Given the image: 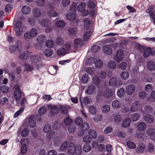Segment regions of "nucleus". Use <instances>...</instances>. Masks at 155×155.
<instances>
[{
	"instance_id": "5701e85b",
	"label": "nucleus",
	"mask_w": 155,
	"mask_h": 155,
	"mask_svg": "<svg viewBox=\"0 0 155 155\" xmlns=\"http://www.w3.org/2000/svg\"><path fill=\"white\" fill-rule=\"evenodd\" d=\"M30 55V53L26 51L21 54L19 56V58L21 60H24L27 59Z\"/></svg>"
},
{
	"instance_id": "37998d69",
	"label": "nucleus",
	"mask_w": 155,
	"mask_h": 155,
	"mask_svg": "<svg viewBox=\"0 0 155 155\" xmlns=\"http://www.w3.org/2000/svg\"><path fill=\"white\" fill-rule=\"evenodd\" d=\"M86 6V5L85 3L83 2H81L78 5L77 9L79 12H82L84 10Z\"/></svg>"
},
{
	"instance_id": "39448f33",
	"label": "nucleus",
	"mask_w": 155,
	"mask_h": 155,
	"mask_svg": "<svg viewBox=\"0 0 155 155\" xmlns=\"http://www.w3.org/2000/svg\"><path fill=\"white\" fill-rule=\"evenodd\" d=\"M22 93L20 90V87L18 85H16L15 87V90L14 92V96L15 100L18 101L21 98Z\"/></svg>"
},
{
	"instance_id": "774afa93",
	"label": "nucleus",
	"mask_w": 155,
	"mask_h": 155,
	"mask_svg": "<svg viewBox=\"0 0 155 155\" xmlns=\"http://www.w3.org/2000/svg\"><path fill=\"white\" fill-rule=\"evenodd\" d=\"M84 27L86 29H87L89 28L90 24V21L87 19L86 18L84 20Z\"/></svg>"
},
{
	"instance_id": "e433bc0d",
	"label": "nucleus",
	"mask_w": 155,
	"mask_h": 155,
	"mask_svg": "<svg viewBox=\"0 0 155 155\" xmlns=\"http://www.w3.org/2000/svg\"><path fill=\"white\" fill-rule=\"evenodd\" d=\"M91 149V146L88 143H86L84 144L83 147V150L85 152H90Z\"/></svg>"
},
{
	"instance_id": "20e7f679",
	"label": "nucleus",
	"mask_w": 155,
	"mask_h": 155,
	"mask_svg": "<svg viewBox=\"0 0 155 155\" xmlns=\"http://www.w3.org/2000/svg\"><path fill=\"white\" fill-rule=\"evenodd\" d=\"M40 24L42 26L46 27L45 29V31L47 32H49L53 29L52 27H49V26L51 24V22L47 19L42 20L40 22Z\"/></svg>"
},
{
	"instance_id": "603ef678",
	"label": "nucleus",
	"mask_w": 155,
	"mask_h": 155,
	"mask_svg": "<svg viewBox=\"0 0 155 155\" xmlns=\"http://www.w3.org/2000/svg\"><path fill=\"white\" fill-rule=\"evenodd\" d=\"M102 116L101 114H98L96 115L93 118L94 122L97 123L99 121H101L102 119Z\"/></svg>"
},
{
	"instance_id": "3c124183",
	"label": "nucleus",
	"mask_w": 155,
	"mask_h": 155,
	"mask_svg": "<svg viewBox=\"0 0 155 155\" xmlns=\"http://www.w3.org/2000/svg\"><path fill=\"white\" fill-rule=\"evenodd\" d=\"M91 35V31H88L84 33L83 36V39L85 41H88Z\"/></svg>"
},
{
	"instance_id": "f3484780",
	"label": "nucleus",
	"mask_w": 155,
	"mask_h": 155,
	"mask_svg": "<svg viewBox=\"0 0 155 155\" xmlns=\"http://www.w3.org/2000/svg\"><path fill=\"white\" fill-rule=\"evenodd\" d=\"M54 25L58 28H62L65 26L66 23L64 21L58 20L55 21Z\"/></svg>"
},
{
	"instance_id": "5fc2aeb1",
	"label": "nucleus",
	"mask_w": 155,
	"mask_h": 155,
	"mask_svg": "<svg viewBox=\"0 0 155 155\" xmlns=\"http://www.w3.org/2000/svg\"><path fill=\"white\" fill-rule=\"evenodd\" d=\"M101 110L103 113H107L109 112L110 110V107L108 105H105L102 107Z\"/></svg>"
},
{
	"instance_id": "e2e57ef3",
	"label": "nucleus",
	"mask_w": 155,
	"mask_h": 155,
	"mask_svg": "<svg viewBox=\"0 0 155 155\" xmlns=\"http://www.w3.org/2000/svg\"><path fill=\"white\" fill-rule=\"evenodd\" d=\"M89 110L90 112L93 115L95 114L96 113V109L94 106H90L89 107Z\"/></svg>"
},
{
	"instance_id": "79ce46f5",
	"label": "nucleus",
	"mask_w": 155,
	"mask_h": 155,
	"mask_svg": "<svg viewBox=\"0 0 155 155\" xmlns=\"http://www.w3.org/2000/svg\"><path fill=\"white\" fill-rule=\"evenodd\" d=\"M95 90V86L94 85H91L88 87L87 92L88 94H93Z\"/></svg>"
},
{
	"instance_id": "680f3d73",
	"label": "nucleus",
	"mask_w": 155,
	"mask_h": 155,
	"mask_svg": "<svg viewBox=\"0 0 155 155\" xmlns=\"http://www.w3.org/2000/svg\"><path fill=\"white\" fill-rule=\"evenodd\" d=\"M24 110V108H21L18 111L15 113L14 116V117L16 118L18 116L21 115Z\"/></svg>"
},
{
	"instance_id": "ddd939ff",
	"label": "nucleus",
	"mask_w": 155,
	"mask_h": 155,
	"mask_svg": "<svg viewBox=\"0 0 155 155\" xmlns=\"http://www.w3.org/2000/svg\"><path fill=\"white\" fill-rule=\"evenodd\" d=\"M140 107V104L137 101H135L132 104L130 108V110L131 112H135L137 111Z\"/></svg>"
},
{
	"instance_id": "4be33fe9",
	"label": "nucleus",
	"mask_w": 155,
	"mask_h": 155,
	"mask_svg": "<svg viewBox=\"0 0 155 155\" xmlns=\"http://www.w3.org/2000/svg\"><path fill=\"white\" fill-rule=\"evenodd\" d=\"M28 124L31 127H34L36 125V122L35 121L34 118L33 116L30 117L28 118Z\"/></svg>"
},
{
	"instance_id": "2eb2a0df",
	"label": "nucleus",
	"mask_w": 155,
	"mask_h": 155,
	"mask_svg": "<svg viewBox=\"0 0 155 155\" xmlns=\"http://www.w3.org/2000/svg\"><path fill=\"white\" fill-rule=\"evenodd\" d=\"M144 120L149 123H151L154 121V119L153 116L149 114H146L143 117Z\"/></svg>"
},
{
	"instance_id": "c03bdc74",
	"label": "nucleus",
	"mask_w": 155,
	"mask_h": 155,
	"mask_svg": "<svg viewBox=\"0 0 155 155\" xmlns=\"http://www.w3.org/2000/svg\"><path fill=\"white\" fill-rule=\"evenodd\" d=\"M130 120L129 118H127L124 119L122 122V126L123 127H127L130 125Z\"/></svg>"
},
{
	"instance_id": "c85d7f7f",
	"label": "nucleus",
	"mask_w": 155,
	"mask_h": 155,
	"mask_svg": "<svg viewBox=\"0 0 155 155\" xmlns=\"http://www.w3.org/2000/svg\"><path fill=\"white\" fill-rule=\"evenodd\" d=\"M21 11L24 14L26 15L29 14L30 13L31 9L29 7L25 5L22 7Z\"/></svg>"
},
{
	"instance_id": "473e14b6",
	"label": "nucleus",
	"mask_w": 155,
	"mask_h": 155,
	"mask_svg": "<svg viewBox=\"0 0 155 155\" xmlns=\"http://www.w3.org/2000/svg\"><path fill=\"white\" fill-rule=\"evenodd\" d=\"M29 32L32 38L36 37L38 35L37 30L35 28H32Z\"/></svg>"
},
{
	"instance_id": "49530a36",
	"label": "nucleus",
	"mask_w": 155,
	"mask_h": 155,
	"mask_svg": "<svg viewBox=\"0 0 155 155\" xmlns=\"http://www.w3.org/2000/svg\"><path fill=\"white\" fill-rule=\"evenodd\" d=\"M114 94V93L111 90L107 89L104 94V96L108 98L113 96Z\"/></svg>"
},
{
	"instance_id": "a19ab883",
	"label": "nucleus",
	"mask_w": 155,
	"mask_h": 155,
	"mask_svg": "<svg viewBox=\"0 0 155 155\" xmlns=\"http://www.w3.org/2000/svg\"><path fill=\"white\" fill-rule=\"evenodd\" d=\"M60 110L61 113L64 114H66L68 113V108L66 105H61L60 106Z\"/></svg>"
},
{
	"instance_id": "09e8293b",
	"label": "nucleus",
	"mask_w": 155,
	"mask_h": 155,
	"mask_svg": "<svg viewBox=\"0 0 155 155\" xmlns=\"http://www.w3.org/2000/svg\"><path fill=\"white\" fill-rule=\"evenodd\" d=\"M144 111L146 113H150L153 111V109L152 107L150 105L146 106L144 109Z\"/></svg>"
},
{
	"instance_id": "b1692460",
	"label": "nucleus",
	"mask_w": 155,
	"mask_h": 155,
	"mask_svg": "<svg viewBox=\"0 0 155 155\" xmlns=\"http://www.w3.org/2000/svg\"><path fill=\"white\" fill-rule=\"evenodd\" d=\"M146 128V124L143 122L140 123L138 124L137 129L138 130L141 131L144 130Z\"/></svg>"
},
{
	"instance_id": "9b49d317",
	"label": "nucleus",
	"mask_w": 155,
	"mask_h": 155,
	"mask_svg": "<svg viewBox=\"0 0 155 155\" xmlns=\"http://www.w3.org/2000/svg\"><path fill=\"white\" fill-rule=\"evenodd\" d=\"M48 109L50 110L51 113L53 114H57L58 111V107L51 104L48 105Z\"/></svg>"
},
{
	"instance_id": "dca6fc26",
	"label": "nucleus",
	"mask_w": 155,
	"mask_h": 155,
	"mask_svg": "<svg viewBox=\"0 0 155 155\" xmlns=\"http://www.w3.org/2000/svg\"><path fill=\"white\" fill-rule=\"evenodd\" d=\"M30 59L32 62L35 63L40 62L41 60V58L39 56L36 55L31 56Z\"/></svg>"
},
{
	"instance_id": "6ab92c4d",
	"label": "nucleus",
	"mask_w": 155,
	"mask_h": 155,
	"mask_svg": "<svg viewBox=\"0 0 155 155\" xmlns=\"http://www.w3.org/2000/svg\"><path fill=\"white\" fill-rule=\"evenodd\" d=\"M88 135L92 139H96L97 137V133L96 131L93 129H90L88 132Z\"/></svg>"
},
{
	"instance_id": "c9c22d12",
	"label": "nucleus",
	"mask_w": 155,
	"mask_h": 155,
	"mask_svg": "<svg viewBox=\"0 0 155 155\" xmlns=\"http://www.w3.org/2000/svg\"><path fill=\"white\" fill-rule=\"evenodd\" d=\"M107 67L110 69H114L116 67V63L114 61H109L107 64Z\"/></svg>"
},
{
	"instance_id": "c756f323",
	"label": "nucleus",
	"mask_w": 155,
	"mask_h": 155,
	"mask_svg": "<svg viewBox=\"0 0 155 155\" xmlns=\"http://www.w3.org/2000/svg\"><path fill=\"white\" fill-rule=\"evenodd\" d=\"M96 67L99 68H101L103 66V63L102 60L99 59H97L94 62Z\"/></svg>"
},
{
	"instance_id": "7ed1b4c3",
	"label": "nucleus",
	"mask_w": 155,
	"mask_h": 155,
	"mask_svg": "<svg viewBox=\"0 0 155 155\" xmlns=\"http://www.w3.org/2000/svg\"><path fill=\"white\" fill-rule=\"evenodd\" d=\"M43 131L47 134V138L48 140H51L54 135L55 133L51 130L50 124H46L44 126Z\"/></svg>"
},
{
	"instance_id": "4d7b16f0",
	"label": "nucleus",
	"mask_w": 155,
	"mask_h": 155,
	"mask_svg": "<svg viewBox=\"0 0 155 155\" xmlns=\"http://www.w3.org/2000/svg\"><path fill=\"white\" fill-rule=\"evenodd\" d=\"M61 142V138L59 137H56L54 139V144L55 147L57 146Z\"/></svg>"
},
{
	"instance_id": "6e6552de",
	"label": "nucleus",
	"mask_w": 155,
	"mask_h": 155,
	"mask_svg": "<svg viewBox=\"0 0 155 155\" xmlns=\"http://www.w3.org/2000/svg\"><path fill=\"white\" fill-rule=\"evenodd\" d=\"M109 84L111 87L115 86L117 87L121 85L119 81H118L117 78L115 77H112L110 78Z\"/></svg>"
},
{
	"instance_id": "bf43d9fd",
	"label": "nucleus",
	"mask_w": 155,
	"mask_h": 155,
	"mask_svg": "<svg viewBox=\"0 0 155 155\" xmlns=\"http://www.w3.org/2000/svg\"><path fill=\"white\" fill-rule=\"evenodd\" d=\"M29 133V130L26 128L24 129L21 132V135L23 137H26Z\"/></svg>"
},
{
	"instance_id": "69168bd1",
	"label": "nucleus",
	"mask_w": 155,
	"mask_h": 155,
	"mask_svg": "<svg viewBox=\"0 0 155 155\" xmlns=\"http://www.w3.org/2000/svg\"><path fill=\"white\" fill-rule=\"evenodd\" d=\"M122 120V117L119 114H117L114 117V120L115 122L117 123H119Z\"/></svg>"
},
{
	"instance_id": "a18cd8bd",
	"label": "nucleus",
	"mask_w": 155,
	"mask_h": 155,
	"mask_svg": "<svg viewBox=\"0 0 155 155\" xmlns=\"http://www.w3.org/2000/svg\"><path fill=\"white\" fill-rule=\"evenodd\" d=\"M140 116L138 113H134L131 116V118L133 122H135L139 120Z\"/></svg>"
},
{
	"instance_id": "4468645a",
	"label": "nucleus",
	"mask_w": 155,
	"mask_h": 155,
	"mask_svg": "<svg viewBox=\"0 0 155 155\" xmlns=\"http://www.w3.org/2000/svg\"><path fill=\"white\" fill-rule=\"evenodd\" d=\"M154 148L155 146L153 143L150 142L149 143L146 147V152L152 153L153 152Z\"/></svg>"
},
{
	"instance_id": "aec40b11",
	"label": "nucleus",
	"mask_w": 155,
	"mask_h": 155,
	"mask_svg": "<svg viewBox=\"0 0 155 155\" xmlns=\"http://www.w3.org/2000/svg\"><path fill=\"white\" fill-rule=\"evenodd\" d=\"M24 70L27 72H31L34 69L33 65L29 63H25L24 65Z\"/></svg>"
},
{
	"instance_id": "bb28decb",
	"label": "nucleus",
	"mask_w": 155,
	"mask_h": 155,
	"mask_svg": "<svg viewBox=\"0 0 155 155\" xmlns=\"http://www.w3.org/2000/svg\"><path fill=\"white\" fill-rule=\"evenodd\" d=\"M53 54V51L49 48L46 49L43 51L44 55L48 57L51 56Z\"/></svg>"
},
{
	"instance_id": "412c9836",
	"label": "nucleus",
	"mask_w": 155,
	"mask_h": 155,
	"mask_svg": "<svg viewBox=\"0 0 155 155\" xmlns=\"http://www.w3.org/2000/svg\"><path fill=\"white\" fill-rule=\"evenodd\" d=\"M57 53L59 56H62L67 54L68 52L64 48L61 47L57 50Z\"/></svg>"
},
{
	"instance_id": "4c0bfd02",
	"label": "nucleus",
	"mask_w": 155,
	"mask_h": 155,
	"mask_svg": "<svg viewBox=\"0 0 155 155\" xmlns=\"http://www.w3.org/2000/svg\"><path fill=\"white\" fill-rule=\"evenodd\" d=\"M55 42L56 45L61 46L64 43V40L61 37H58L56 38Z\"/></svg>"
},
{
	"instance_id": "13d9d810",
	"label": "nucleus",
	"mask_w": 155,
	"mask_h": 155,
	"mask_svg": "<svg viewBox=\"0 0 155 155\" xmlns=\"http://www.w3.org/2000/svg\"><path fill=\"white\" fill-rule=\"evenodd\" d=\"M92 140V139L88 135L84 136L83 138V141L85 143H90Z\"/></svg>"
},
{
	"instance_id": "0eeeda50",
	"label": "nucleus",
	"mask_w": 155,
	"mask_h": 155,
	"mask_svg": "<svg viewBox=\"0 0 155 155\" xmlns=\"http://www.w3.org/2000/svg\"><path fill=\"white\" fill-rule=\"evenodd\" d=\"M66 18L68 20L74 21V25H77L79 22V20L77 18L76 15L73 12H70L68 13L66 15Z\"/></svg>"
},
{
	"instance_id": "f704fd0d",
	"label": "nucleus",
	"mask_w": 155,
	"mask_h": 155,
	"mask_svg": "<svg viewBox=\"0 0 155 155\" xmlns=\"http://www.w3.org/2000/svg\"><path fill=\"white\" fill-rule=\"evenodd\" d=\"M46 46L49 48H52L54 45V41L51 40H48L45 42Z\"/></svg>"
},
{
	"instance_id": "cd10ccee",
	"label": "nucleus",
	"mask_w": 155,
	"mask_h": 155,
	"mask_svg": "<svg viewBox=\"0 0 155 155\" xmlns=\"http://www.w3.org/2000/svg\"><path fill=\"white\" fill-rule=\"evenodd\" d=\"M146 133L150 137L153 136L155 134V129L152 127L148 128L146 130Z\"/></svg>"
},
{
	"instance_id": "2f4dec72",
	"label": "nucleus",
	"mask_w": 155,
	"mask_h": 155,
	"mask_svg": "<svg viewBox=\"0 0 155 155\" xmlns=\"http://www.w3.org/2000/svg\"><path fill=\"white\" fill-rule=\"evenodd\" d=\"M112 105L114 109L119 108L121 106V103L117 100H115L112 103Z\"/></svg>"
},
{
	"instance_id": "393cba45",
	"label": "nucleus",
	"mask_w": 155,
	"mask_h": 155,
	"mask_svg": "<svg viewBox=\"0 0 155 155\" xmlns=\"http://www.w3.org/2000/svg\"><path fill=\"white\" fill-rule=\"evenodd\" d=\"M147 67L150 71H153L155 69V64L152 61H149L147 62Z\"/></svg>"
},
{
	"instance_id": "de8ad7c7",
	"label": "nucleus",
	"mask_w": 155,
	"mask_h": 155,
	"mask_svg": "<svg viewBox=\"0 0 155 155\" xmlns=\"http://www.w3.org/2000/svg\"><path fill=\"white\" fill-rule=\"evenodd\" d=\"M121 78L124 80H126L129 77V74L127 71H124L120 74Z\"/></svg>"
},
{
	"instance_id": "423d86ee",
	"label": "nucleus",
	"mask_w": 155,
	"mask_h": 155,
	"mask_svg": "<svg viewBox=\"0 0 155 155\" xmlns=\"http://www.w3.org/2000/svg\"><path fill=\"white\" fill-rule=\"evenodd\" d=\"M83 41L79 38L75 39L74 41V45L73 46L71 49L74 52H76L78 49V47L81 46L83 44Z\"/></svg>"
},
{
	"instance_id": "f03ea898",
	"label": "nucleus",
	"mask_w": 155,
	"mask_h": 155,
	"mask_svg": "<svg viewBox=\"0 0 155 155\" xmlns=\"http://www.w3.org/2000/svg\"><path fill=\"white\" fill-rule=\"evenodd\" d=\"M26 28L24 25L20 21H18L15 24V30L16 36H19L21 35L24 32Z\"/></svg>"
},
{
	"instance_id": "864d4df0",
	"label": "nucleus",
	"mask_w": 155,
	"mask_h": 155,
	"mask_svg": "<svg viewBox=\"0 0 155 155\" xmlns=\"http://www.w3.org/2000/svg\"><path fill=\"white\" fill-rule=\"evenodd\" d=\"M89 77L87 74H85L82 77L81 81L82 83H86L88 80Z\"/></svg>"
},
{
	"instance_id": "f257e3e1",
	"label": "nucleus",
	"mask_w": 155,
	"mask_h": 155,
	"mask_svg": "<svg viewBox=\"0 0 155 155\" xmlns=\"http://www.w3.org/2000/svg\"><path fill=\"white\" fill-rule=\"evenodd\" d=\"M82 152V147L80 145L76 146L73 142H71L68 147V153L70 155H80Z\"/></svg>"
},
{
	"instance_id": "8fccbe9b",
	"label": "nucleus",
	"mask_w": 155,
	"mask_h": 155,
	"mask_svg": "<svg viewBox=\"0 0 155 155\" xmlns=\"http://www.w3.org/2000/svg\"><path fill=\"white\" fill-rule=\"evenodd\" d=\"M125 93L124 89L123 88H121L117 91V95L119 97H121L124 95Z\"/></svg>"
},
{
	"instance_id": "58836bf2",
	"label": "nucleus",
	"mask_w": 155,
	"mask_h": 155,
	"mask_svg": "<svg viewBox=\"0 0 155 155\" xmlns=\"http://www.w3.org/2000/svg\"><path fill=\"white\" fill-rule=\"evenodd\" d=\"M127 145L129 148L131 149H134L136 147V144L134 142L131 141H127Z\"/></svg>"
},
{
	"instance_id": "ea45409f",
	"label": "nucleus",
	"mask_w": 155,
	"mask_h": 155,
	"mask_svg": "<svg viewBox=\"0 0 155 155\" xmlns=\"http://www.w3.org/2000/svg\"><path fill=\"white\" fill-rule=\"evenodd\" d=\"M68 33L71 36L75 37L77 34V30L74 28H71L69 29Z\"/></svg>"
},
{
	"instance_id": "1a4fd4ad",
	"label": "nucleus",
	"mask_w": 155,
	"mask_h": 155,
	"mask_svg": "<svg viewBox=\"0 0 155 155\" xmlns=\"http://www.w3.org/2000/svg\"><path fill=\"white\" fill-rule=\"evenodd\" d=\"M135 87L133 84H131L128 85L126 88V93L127 95H131L135 91Z\"/></svg>"
},
{
	"instance_id": "0e129e2a",
	"label": "nucleus",
	"mask_w": 155,
	"mask_h": 155,
	"mask_svg": "<svg viewBox=\"0 0 155 155\" xmlns=\"http://www.w3.org/2000/svg\"><path fill=\"white\" fill-rule=\"evenodd\" d=\"M100 50L99 47L97 45H94L91 48V51L93 53H96Z\"/></svg>"
},
{
	"instance_id": "7c9ffc66",
	"label": "nucleus",
	"mask_w": 155,
	"mask_h": 155,
	"mask_svg": "<svg viewBox=\"0 0 155 155\" xmlns=\"http://www.w3.org/2000/svg\"><path fill=\"white\" fill-rule=\"evenodd\" d=\"M41 15V11L40 9L38 8H35L33 10V15L34 17L38 18Z\"/></svg>"
},
{
	"instance_id": "052dcab7",
	"label": "nucleus",
	"mask_w": 155,
	"mask_h": 155,
	"mask_svg": "<svg viewBox=\"0 0 155 155\" xmlns=\"http://www.w3.org/2000/svg\"><path fill=\"white\" fill-rule=\"evenodd\" d=\"M114 135L117 136L120 138H124L126 136L124 133L119 131L115 132Z\"/></svg>"
},
{
	"instance_id": "9d476101",
	"label": "nucleus",
	"mask_w": 155,
	"mask_h": 155,
	"mask_svg": "<svg viewBox=\"0 0 155 155\" xmlns=\"http://www.w3.org/2000/svg\"><path fill=\"white\" fill-rule=\"evenodd\" d=\"M124 53L122 50H120L118 51L116 54V55L115 58V61L118 62H120L124 58Z\"/></svg>"
},
{
	"instance_id": "f8f14e48",
	"label": "nucleus",
	"mask_w": 155,
	"mask_h": 155,
	"mask_svg": "<svg viewBox=\"0 0 155 155\" xmlns=\"http://www.w3.org/2000/svg\"><path fill=\"white\" fill-rule=\"evenodd\" d=\"M146 147L144 144L140 143L136 149V151L138 153H141L144 151L146 152Z\"/></svg>"
},
{
	"instance_id": "6e6d98bb",
	"label": "nucleus",
	"mask_w": 155,
	"mask_h": 155,
	"mask_svg": "<svg viewBox=\"0 0 155 155\" xmlns=\"http://www.w3.org/2000/svg\"><path fill=\"white\" fill-rule=\"evenodd\" d=\"M47 108L45 106H42L38 110V113L40 115H43L47 111Z\"/></svg>"
},
{
	"instance_id": "72a5a7b5",
	"label": "nucleus",
	"mask_w": 155,
	"mask_h": 155,
	"mask_svg": "<svg viewBox=\"0 0 155 155\" xmlns=\"http://www.w3.org/2000/svg\"><path fill=\"white\" fill-rule=\"evenodd\" d=\"M151 48H146L143 52V55L146 58H147L151 54Z\"/></svg>"
},
{
	"instance_id": "338daca9",
	"label": "nucleus",
	"mask_w": 155,
	"mask_h": 155,
	"mask_svg": "<svg viewBox=\"0 0 155 155\" xmlns=\"http://www.w3.org/2000/svg\"><path fill=\"white\" fill-rule=\"evenodd\" d=\"M1 90L3 93H6L8 91L9 87L7 86L4 85L1 87Z\"/></svg>"
},
{
	"instance_id": "a878e982",
	"label": "nucleus",
	"mask_w": 155,
	"mask_h": 155,
	"mask_svg": "<svg viewBox=\"0 0 155 155\" xmlns=\"http://www.w3.org/2000/svg\"><path fill=\"white\" fill-rule=\"evenodd\" d=\"M47 39V37L43 35H39L37 37V40L39 43H43Z\"/></svg>"
},
{
	"instance_id": "a211bd4d",
	"label": "nucleus",
	"mask_w": 155,
	"mask_h": 155,
	"mask_svg": "<svg viewBox=\"0 0 155 155\" xmlns=\"http://www.w3.org/2000/svg\"><path fill=\"white\" fill-rule=\"evenodd\" d=\"M104 52L108 54H110L112 53V51L109 46L108 45H104L102 48Z\"/></svg>"
}]
</instances>
